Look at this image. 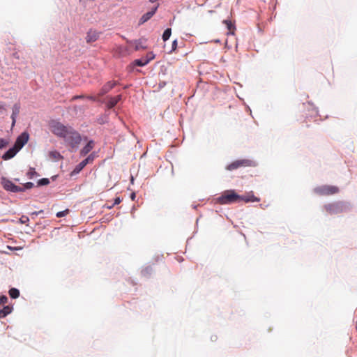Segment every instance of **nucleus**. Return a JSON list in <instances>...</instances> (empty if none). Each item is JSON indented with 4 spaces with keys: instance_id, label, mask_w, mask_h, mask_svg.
Wrapping results in <instances>:
<instances>
[{
    "instance_id": "cd10ccee",
    "label": "nucleus",
    "mask_w": 357,
    "mask_h": 357,
    "mask_svg": "<svg viewBox=\"0 0 357 357\" xmlns=\"http://www.w3.org/2000/svg\"><path fill=\"white\" fill-rule=\"evenodd\" d=\"M8 144V141L4 139L0 138V149H3Z\"/></svg>"
},
{
    "instance_id": "c756f323",
    "label": "nucleus",
    "mask_w": 357,
    "mask_h": 357,
    "mask_svg": "<svg viewBox=\"0 0 357 357\" xmlns=\"http://www.w3.org/2000/svg\"><path fill=\"white\" fill-rule=\"evenodd\" d=\"M94 159V155L93 154H90L86 159H84V160L88 164V163H90V162H92L93 160Z\"/></svg>"
},
{
    "instance_id": "f8f14e48",
    "label": "nucleus",
    "mask_w": 357,
    "mask_h": 357,
    "mask_svg": "<svg viewBox=\"0 0 357 357\" xmlns=\"http://www.w3.org/2000/svg\"><path fill=\"white\" fill-rule=\"evenodd\" d=\"M99 38V33L94 30H89L87 33L86 40L87 43L96 41Z\"/></svg>"
},
{
    "instance_id": "20e7f679",
    "label": "nucleus",
    "mask_w": 357,
    "mask_h": 357,
    "mask_svg": "<svg viewBox=\"0 0 357 357\" xmlns=\"http://www.w3.org/2000/svg\"><path fill=\"white\" fill-rule=\"evenodd\" d=\"M255 163L253 160L249 159H240L236 160L226 167V169L228 171H233L241 167H253Z\"/></svg>"
},
{
    "instance_id": "4be33fe9",
    "label": "nucleus",
    "mask_w": 357,
    "mask_h": 357,
    "mask_svg": "<svg viewBox=\"0 0 357 357\" xmlns=\"http://www.w3.org/2000/svg\"><path fill=\"white\" fill-rule=\"evenodd\" d=\"M50 183V181L48 178H41L40 180L38 181V185L39 186H41V185H48Z\"/></svg>"
},
{
    "instance_id": "7ed1b4c3",
    "label": "nucleus",
    "mask_w": 357,
    "mask_h": 357,
    "mask_svg": "<svg viewBox=\"0 0 357 357\" xmlns=\"http://www.w3.org/2000/svg\"><path fill=\"white\" fill-rule=\"evenodd\" d=\"M324 208L329 214L333 215L347 211L349 208V206L347 203L338 202L326 204Z\"/></svg>"
},
{
    "instance_id": "aec40b11",
    "label": "nucleus",
    "mask_w": 357,
    "mask_h": 357,
    "mask_svg": "<svg viewBox=\"0 0 357 357\" xmlns=\"http://www.w3.org/2000/svg\"><path fill=\"white\" fill-rule=\"evenodd\" d=\"M8 293H9V296L12 298H17L20 296V291L16 288H11L9 290Z\"/></svg>"
},
{
    "instance_id": "9b49d317",
    "label": "nucleus",
    "mask_w": 357,
    "mask_h": 357,
    "mask_svg": "<svg viewBox=\"0 0 357 357\" xmlns=\"http://www.w3.org/2000/svg\"><path fill=\"white\" fill-rule=\"evenodd\" d=\"M19 150L14 146L13 148L8 150L2 156L4 160H7L13 158Z\"/></svg>"
},
{
    "instance_id": "5701e85b",
    "label": "nucleus",
    "mask_w": 357,
    "mask_h": 357,
    "mask_svg": "<svg viewBox=\"0 0 357 357\" xmlns=\"http://www.w3.org/2000/svg\"><path fill=\"white\" fill-rule=\"evenodd\" d=\"M68 213H69V210L68 209H66L64 211L58 212L56 215L57 218H62V217L66 216Z\"/></svg>"
},
{
    "instance_id": "2eb2a0df",
    "label": "nucleus",
    "mask_w": 357,
    "mask_h": 357,
    "mask_svg": "<svg viewBox=\"0 0 357 357\" xmlns=\"http://www.w3.org/2000/svg\"><path fill=\"white\" fill-rule=\"evenodd\" d=\"M154 59V55L151 54L149 58H142L140 59L135 60L134 63L137 66H144L149 63L150 61Z\"/></svg>"
},
{
    "instance_id": "c85d7f7f",
    "label": "nucleus",
    "mask_w": 357,
    "mask_h": 357,
    "mask_svg": "<svg viewBox=\"0 0 357 357\" xmlns=\"http://www.w3.org/2000/svg\"><path fill=\"white\" fill-rule=\"evenodd\" d=\"M8 302V297L6 296H1L0 297V305H4Z\"/></svg>"
},
{
    "instance_id": "473e14b6",
    "label": "nucleus",
    "mask_w": 357,
    "mask_h": 357,
    "mask_svg": "<svg viewBox=\"0 0 357 357\" xmlns=\"http://www.w3.org/2000/svg\"><path fill=\"white\" fill-rule=\"evenodd\" d=\"M79 98H85V96L81 95V96H75L72 98V100H75Z\"/></svg>"
},
{
    "instance_id": "423d86ee",
    "label": "nucleus",
    "mask_w": 357,
    "mask_h": 357,
    "mask_svg": "<svg viewBox=\"0 0 357 357\" xmlns=\"http://www.w3.org/2000/svg\"><path fill=\"white\" fill-rule=\"evenodd\" d=\"M1 183L3 186V188L7 191H10L13 192H18L24 191V188L16 185L11 181H10L4 177H3L1 178Z\"/></svg>"
},
{
    "instance_id": "0eeeda50",
    "label": "nucleus",
    "mask_w": 357,
    "mask_h": 357,
    "mask_svg": "<svg viewBox=\"0 0 357 357\" xmlns=\"http://www.w3.org/2000/svg\"><path fill=\"white\" fill-rule=\"evenodd\" d=\"M29 135L27 132H24L17 137L15 146L20 151L28 142Z\"/></svg>"
},
{
    "instance_id": "72a5a7b5",
    "label": "nucleus",
    "mask_w": 357,
    "mask_h": 357,
    "mask_svg": "<svg viewBox=\"0 0 357 357\" xmlns=\"http://www.w3.org/2000/svg\"><path fill=\"white\" fill-rule=\"evenodd\" d=\"M20 220H21L22 223H25L27 221H29V218L28 217L22 216V218L20 219Z\"/></svg>"
},
{
    "instance_id": "412c9836",
    "label": "nucleus",
    "mask_w": 357,
    "mask_h": 357,
    "mask_svg": "<svg viewBox=\"0 0 357 357\" xmlns=\"http://www.w3.org/2000/svg\"><path fill=\"white\" fill-rule=\"evenodd\" d=\"M171 33H172V30H171V29H170V28L167 29L164 31V33H163V34H162V40H163L164 41L167 40L169 38V37H170V36H171Z\"/></svg>"
},
{
    "instance_id": "6e6552de",
    "label": "nucleus",
    "mask_w": 357,
    "mask_h": 357,
    "mask_svg": "<svg viewBox=\"0 0 357 357\" xmlns=\"http://www.w3.org/2000/svg\"><path fill=\"white\" fill-rule=\"evenodd\" d=\"M158 8V4L156 6H155L151 11H149L146 13L144 14L140 18L139 24H142L147 22L149 20H150L157 11Z\"/></svg>"
},
{
    "instance_id": "7c9ffc66",
    "label": "nucleus",
    "mask_w": 357,
    "mask_h": 357,
    "mask_svg": "<svg viewBox=\"0 0 357 357\" xmlns=\"http://www.w3.org/2000/svg\"><path fill=\"white\" fill-rule=\"evenodd\" d=\"M177 47V40H174L172 43V50H170V52L174 51Z\"/></svg>"
},
{
    "instance_id": "a878e982",
    "label": "nucleus",
    "mask_w": 357,
    "mask_h": 357,
    "mask_svg": "<svg viewBox=\"0 0 357 357\" xmlns=\"http://www.w3.org/2000/svg\"><path fill=\"white\" fill-rule=\"evenodd\" d=\"M33 183L32 182H27L26 183L23 187H22V188H24V191L26 190V189H31L33 187Z\"/></svg>"
},
{
    "instance_id": "f704fd0d",
    "label": "nucleus",
    "mask_w": 357,
    "mask_h": 357,
    "mask_svg": "<svg viewBox=\"0 0 357 357\" xmlns=\"http://www.w3.org/2000/svg\"><path fill=\"white\" fill-rule=\"evenodd\" d=\"M135 197H136L135 193V192H132V193L131 194V196H130L131 199H132V200H135Z\"/></svg>"
},
{
    "instance_id": "c9c22d12",
    "label": "nucleus",
    "mask_w": 357,
    "mask_h": 357,
    "mask_svg": "<svg viewBox=\"0 0 357 357\" xmlns=\"http://www.w3.org/2000/svg\"><path fill=\"white\" fill-rule=\"evenodd\" d=\"M151 54H153L152 52H149V54H147L145 58H149L151 56Z\"/></svg>"
},
{
    "instance_id": "ddd939ff",
    "label": "nucleus",
    "mask_w": 357,
    "mask_h": 357,
    "mask_svg": "<svg viewBox=\"0 0 357 357\" xmlns=\"http://www.w3.org/2000/svg\"><path fill=\"white\" fill-rule=\"evenodd\" d=\"M20 105L19 103H15L13 107V113L11 115L12 119V125L14 126L16 122V118L20 114Z\"/></svg>"
},
{
    "instance_id": "2f4dec72",
    "label": "nucleus",
    "mask_w": 357,
    "mask_h": 357,
    "mask_svg": "<svg viewBox=\"0 0 357 357\" xmlns=\"http://www.w3.org/2000/svg\"><path fill=\"white\" fill-rule=\"evenodd\" d=\"M85 98H87L88 100H92V101L98 100L97 97L93 96H85Z\"/></svg>"
},
{
    "instance_id": "bb28decb",
    "label": "nucleus",
    "mask_w": 357,
    "mask_h": 357,
    "mask_svg": "<svg viewBox=\"0 0 357 357\" xmlns=\"http://www.w3.org/2000/svg\"><path fill=\"white\" fill-rule=\"evenodd\" d=\"M121 202H122V199L119 197H118L115 198L114 204L112 206H108V208H112L115 205L120 204Z\"/></svg>"
},
{
    "instance_id": "6ab92c4d",
    "label": "nucleus",
    "mask_w": 357,
    "mask_h": 357,
    "mask_svg": "<svg viewBox=\"0 0 357 357\" xmlns=\"http://www.w3.org/2000/svg\"><path fill=\"white\" fill-rule=\"evenodd\" d=\"M49 156L50 158H52L56 161L63 159V156L60 154L59 152H58L56 151H50L49 153Z\"/></svg>"
},
{
    "instance_id": "e433bc0d",
    "label": "nucleus",
    "mask_w": 357,
    "mask_h": 357,
    "mask_svg": "<svg viewBox=\"0 0 357 357\" xmlns=\"http://www.w3.org/2000/svg\"><path fill=\"white\" fill-rule=\"evenodd\" d=\"M1 109H5V108H4V107H3V105H0V111H1Z\"/></svg>"
},
{
    "instance_id": "a211bd4d",
    "label": "nucleus",
    "mask_w": 357,
    "mask_h": 357,
    "mask_svg": "<svg viewBox=\"0 0 357 357\" xmlns=\"http://www.w3.org/2000/svg\"><path fill=\"white\" fill-rule=\"evenodd\" d=\"M13 310V307L7 305L4 306L3 309L0 310V318H4L8 314H10Z\"/></svg>"
},
{
    "instance_id": "f257e3e1",
    "label": "nucleus",
    "mask_w": 357,
    "mask_h": 357,
    "mask_svg": "<svg viewBox=\"0 0 357 357\" xmlns=\"http://www.w3.org/2000/svg\"><path fill=\"white\" fill-rule=\"evenodd\" d=\"M50 131L59 137L63 138L66 143L72 148L77 147L81 142V136L71 126H67L56 121H52L50 124Z\"/></svg>"
},
{
    "instance_id": "39448f33",
    "label": "nucleus",
    "mask_w": 357,
    "mask_h": 357,
    "mask_svg": "<svg viewBox=\"0 0 357 357\" xmlns=\"http://www.w3.org/2000/svg\"><path fill=\"white\" fill-rule=\"evenodd\" d=\"M314 192L321 196H328L339 192V188L335 185H321L317 187Z\"/></svg>"
},
{
    "instance_id": "4468645a",
    "label": "nucleus",
    "mask_w": 357,
    "mask_h": 357,
    "mask_svg": "<svg viewBox=\"0 0 357 357\" xmlns=\"http://www.w3.org/2000/svg\"><path fill=\"white\" fill-rule=\"evenodd\" d=\"M93 146L94 142L92 140L89 141L87 144L80 151V155L82 156L86 155L93 149Z\"/></svg>"
},
{
    "instance_id": "b1692460",
    "label": "nucleus",
    "mask_w": 357,
    "mask_h": 357,
    "mask_svg": "<svg viewBox=\"0 0 357 357\" xmlns=\"http://www.w3.org/2000/svg\"><path fill=\"white\" fill-rule=\"evenodd\" d=\"M144 46L142 44L141 40H138L135 42V50H139L140 49H144Z\"/></svg>"
},
{
    "instance_id": "9d476101",
    "label": "nucleus",
    "mask_w": 357,
    "mask_h": 357,
    "mask_svg": "<svg viewBox=\"0 0 357 357\" xmlns=\"http://www.w3.org/2000/svg\"><path fill=\"white\" fill-rule=\"evenodd\" d=\"M259 201L260 199L255 197L252 192L244 196L240 195V202H258Z\"/></svg>"
},
{
    "instance_id": "dca6fc26",
    "label": "nucleus",
    "mask_w": 357,
    "mask_h": 357,
    "mask_svg": "<svg viewBox=\"0 0 357 357\" xmlns=\"http://www.w3.org/2000/svg\"><path fill=\"white\" fill-rule=\"evenodd\" d=\"M121 99V95H118L114 97H109V100L107 102V107L109 109L114 107Z\"/></svg>"
},
{
    "instance_id": "393cba45",
    "label": "nucleus",
    "mask_w": 357,
    "mask_h": 357,
    "mask_svg": "<svg viewBox=\"0 0 357 357\" xmlns=\"http://www.w3.org/2000/svg\"><path fill=\"white\" fill-rule=\"evenodd\" d=\"M224 23H225V24L227 25V27L228 30L231 32V30L234 29V25L232 24V23L230 21H228V20H225Z\"/></svg>"
},
{
    "instance_id": "f03ea898",
    "label": "nucleus",
    "mask_w": 357,
    "mask_h": 357,
    "mask_svg": "<svg viewBox=\"0 0 357 357\" xmlns=\"http://www.w3.org/2000/svg\"><path fill=\"white\" fill-rule=\"evenodd\" d=\"M215 201L216 203L222 205L237 203L240 202V195L234 190H225L215 199Z\"/></svg>"
},
{
    "instance_id": "f3484780",
    "label": "nucleus",
    "mask_w": 357,
    "mask_h": 357,
    "mask_svg": "<svg viewBox=\"0 0 357 357\" xmlns=\"http://www.w3.org/2000/svg\"><path fill=\"white\" fill-rule=\"evenodd\" d=\"M86 165H87V163L84 160H82L77 165H76L75 169L71 172L70 175L73 176V175H76V174H79Z\"/></svg>"
},
{
    "instance_id": "1a4fd4ad",
    "label": "nucleus",
    "mask_w": 357,
    "mask_h": 357,
    "mask_svg": "<svg viewBox=\"0 0 357 357\" xmlns=\"http://www.w3.org/2000/svg\"><path fill=\"white\" fill-rule=\"evenodd\" d=\"M117 84L116 82L110 81L107 82L101 89L100 93H98V96H102L107 92H109L111 89H112Z\"/></svg>"
}]
</instances>
